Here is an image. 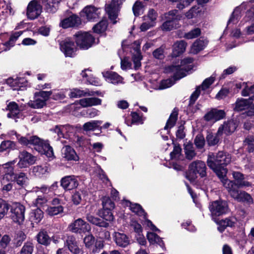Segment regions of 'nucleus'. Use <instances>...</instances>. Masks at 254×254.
Masks as SVG:
<instances>
[{
    "label": "nucleus",
    "mask_w": 254,
    "mask_h": 254,
    "mask_svg": "<svg viewBox=\"0 0 254 254\" xmlns=\"http://www.w3.org/2000/svg\"><path fill=\"white\" fill-rule=\"evenodd\" d=\"M231 161L230 154L223 151H219L217 153L208 154L207 164L217 176H222L227 174V170L225 167L229 164Z\"/></svg>",
    "instance_id": "obj_1"
},
{
    "label": "nucleus",
    "mask_w": 254,
    "mask_h": 254,
    "mask_svg": "<svg viewBox=\"0 0 254 254\" xmlns=\"http://www.w3.org/2000/svg\"><path fill=\"white\" fill-rule=\"evenodd\" d=\"M19 142L24 145H33L39 153L45 154L47 157L51 158L54 156L52 147L50 145L48 141L42 140L37 136H27L20 137Z\"/></svg>",
    "instance_id": "obj_2"
},
{
    "label": "nucleus",
    "mask_w": 254,
    "mask_h": 254,
    "mask_svg": "<svg viewBox=\"0 0 254 254\" xmlns=\"http://www.w3.org/2000/svg\"><path fill=\"white\" fill-rule=\"evenodd\" d=\"M206 167L205 163L201 160H196L191 162L189 165V172L186 176L187 178L191 183L197 187L200 185L199 178L197 174L201 177H204L206 175Z\"/></svg>",
    "instance_id": "obj_3"
},
{
    "label": "nucleus",
    "mask_w": 254,
    "mask_h": 254,
    "mask_svg": "<svg viewBox=\"0 0 254 254\" xmlns=\"http://www.w3.org/2000/svg\"><path fill=\"white\" fill-rule=\"evenodd\" d=\"M122 204L126 206L129 207V209L133 213L139 216H142L144 219V224L150 228L153 231L160 232V230L154 225L152 222L146 218V213L140 205L137 203H132L131 202L123 200Z\"/></svg>",
    "instance_id": "obj_4"
},
{
    "label": "nucleus",
    "mask_w": 254,
    "mask_h": 254,
    "mask_svg": "<svg viewBox=\"0 0 254 254\" xmlns=\"http://www.w3.org/2000/svg\"><path fill=\"white\" fill-rule=\"evenodd\" d=\"M193 59L186 58L180 62H176V80H179L187 75L188 72L192 69Z\"/></svg>",
    "instance_id": "obj_5"
},
{
    "label": "nucleus",
    "mask_w": 254,
    "mask_h": 254,
    "mask_svg": "<svg viewBox=\"0 0 254 254\" xmlns=\"http://www.w3.org/2000/svg\"><path fill=\"white\" fill-rule=\"evenodd\" d=\"M76 45L80 49L87 50L95 43V38L87 32H78L74 35Z\"/></svg>",
    "instance_id": "obj_6"
},
{
    "label": "nucleus",
    "mask_w": 254,
    "mask_h": 254,
    "mask_svg": "<svg viewBox=\"0 0 254 254\" xmlns=\"http://www.w3.org/2000/svg\"><path fill=\"white\" fill-rule=\"evenodd\" d=\"M17 162L14 159L3 164L0 168L2 175L1 183L3 185L7 182H12L16 177V174L14 172L13 165Z\"/></svg>",
    "instance_id": "obj_7"
},
{
    "label": "nucleus",
    "mask_w": 254,
    "mask_h": 254,
    "mask_svg": "<svg viewBox=\"0 0 254 254\" xmlns=\"http://www.w3.org/2000/svg\"><path fill=\"white\" fill-rule=\"evenodd\" d=\"M46 2L45 0H33L31 1L27 7V16L28 18L33 20L37 18L42 10V4Z\"/></svg>",
    "instance_id": "obj_8"
},
{
    "label": "nucleus",
    "mask_w": 254,
    "mask_h": 254,
    "mask_svg": "<svg viewBox=\"0 0 254 254\" xmlns=\"http://www.w3.org/2000/svg\"><path fill=\"white\" fill-rule=\"evenodd\" d=\"M10 211V217L12 221L19 225L22 224L25 218L24 206L20 203H15L13 205Z\"/></svg>",
    "instance_id": "obj_9"
},
{
    "label": "nucleus",
    "mask_w": 254,
    "mask_h": 254,
    "mask_svg": "<svg viewBox=\"0 0 254 254\" xmlns=\"http://www.w3.org/2000/svg\"><path fill=\"white\" fill-rule=\"evenodd\" d=\"M101 13V9L92 5L85 6L80 13L81 17L88 21H93L98 18Z\"/></svg>",
    "instance_id": "obj_10"
},
{
    "label": "nucleus",
    "mask_w": 254,
    "mask_h": 254,
    "mask_svg": "<svg viewBox=\"0 0 254 254\" xmlns=\"http://www.w3.org/2000/svg\"><path fill=\"white\" fill-rule=\"evenodd\" d=\"M69 230L73 233L85 234L91 230L89 224L81 218H78L71 223L69 227Z\"/></svg>",
    "instance_id": "obj_11"
},
{
    "label": "nucleus",
    "mask_w": 254,
    "mask_h": 254,
    "mask_svg": "<svg viewBox=\"0 0 254 254\" xmlns=\"http://www.w3.org/2000/svg\"><path fill=\"white\" fill-rule=\"evenodd\" d=\"M230 196L239 202L246 203L250 205L254 203V199L250 194L244 190H233L231 191Z\"/></svg>",
    "instance_id": "obj_12"
},
{
    "label": "nucleus",
    "mask_w": 254,
    "mask_h": 254,
    "mask_svg": "<svg viewBox=\"0 0 254 254\" xmlns=\"http://www.w3.org/2000/svg\"><path fill=\"white\" fill-rule=\"evenodd\" d=\"M209 208L212 215L220 216L227 212L228 206L225 201L220 200L212 202Z\"/></svg>",
    "instance_id": "obj_13"
},
{
    "label": "nucleus",
    "mask_w": 254,
    "mask_h": 254,
    "mask_svg": "<svg viewBox=\"0 0 254 254\" xmlns=\"http://www.w3.org/2000/svg\"><path fill=\"white\" fill-rule=\"evenodd\" d=\"M60 49L66 57H72L76 50V47L70 38H66L60 43Z\"/></svg>",
    "instance_id": "obj_14"
},
{
    "label": "nucleus",
    "mask_w": 254,
    "mask_h": 254,
    "mask_svg": "<svg viewBox=\"0 0 254 254\" xmlns=\"http://www.w3.org/2000/svg\"><path fill=\"white\" fill-rule=\"evenodd\" d=\"M19 161L17 164L20 168H24L34 163L35 158L27 151H21L18 155Z\"/></svg>",
    "instance_id": "obj_15"
},
{
    "label": "nucleus",
    "mask_w": 254,
    "mask_h": 254,
    "mask_svg": "<svg viewBox=\"0 0 254 254\" xmlns=\"http://www.w3.org/2000/svg\"><path fill=\"white\" fill-rule=\"evenodd\" d=\"M61 185L64 190H73L78 186V177L74 175L65 176L62 179Z\"/></svg>",
    "instance_id": "obj_16"
},
{
    "label": "nucleus",
    "mask_w": 254,
    "mask_h": 254,
    "mask_svg": "<svg viewBox=\"0 0 254 254\" xmlns=\"http://www.w3.org/2000/svg\"><path fill=\"white\" fill-rule=\"evenodd\" d=\"M226 113L223 110L212 109L204 116L205 121L216 122L224 119L225 117Z\"/></svg>",
    "instance_id": "obj_17"
},
{
    "label": "nucleus",
    "mask_w": 254,
    "mask_h": 254,
    "mask_svg": "<svg viewBox=\"0 0 254 254\" xmlns=\"http://www.w3.org/2000/svg\"><path fill=\"white\" fill-rule=\"evenodd\" d=\"M121 4L122 0H112L110 4L106 5V11L111 20H114L117 18V11Z\"/></svg>",
    "instance_id": "obj_18"
},
{
    "label": "nucleus",
    "mask_w": 254,
    "mask_h": 254,
    "mask_svg": "<svg viewBox=\"0 0 254 254\" xmlns=\"http://www.w3.org/2000/svg\"><path fill=\"white\" fill-rule=\"evenodd\" d=\"M62 156L63 159L68 161H77L79 159V157L75 151L69 145H66L63 147L62 149Z\"/></svg>",
    "instance_id": "obj_19"
},
{
    "label": "nucleus",
    "mask_w": 254,
    "mask_h": 254,
    "mask_svg": "<svg viewBox=\"0 0 254 254\" xmlns=\"http://www.w3.org/2000/svg\"><path fill=\"white\" fill-rule=\"evenodd\" d=\"M64 245L72 254H82V251L81 249L79 248L76 239L73 236H68L65 241Z\"/></svg>",
    "instance_id": "obj_20"
},
{
    "label": "nucleus",
    "mask_w": 254,
    "mask_h": 254,
    "mask_svg": "<svg viewBox=\"0 0 254 254\" xmlns=\"http://www.w3.org/2000/svg\"><path fill=\"white\" fill-rule=\"evenodd\" d=\"M140 42L139 41H135L133 43L134 53L132 56V61L134 64V68L138 69L141 66V60L142 56L140 51Z\"/></svg>",
    "instance_id": "obj_21"
},
{
    "label": "nucleus",
    "mask_w": 254,
    "mask_h": 254,
    "mask_svg": "<svg viewBox=\"0 0 254 254\" xmlns=\"http://www.w3.org/2000/svg\"><path fill=\"white\" fill-rule=\"evenodd\" d=\"M81 23L80 17L75 14H72L68 17L64 19L60 23V25L64 28L76 27Z\"/></svg>",
    "instance_id": "obj_22"
},
{
    "label": "nucleus",
    "mask_w": 254,
    "mask_h": 254,
    "mask_svg": "<svg viewBox=\"0 0 254 254\" xmlns=\"http://www.w3.org/2000/svg\"><path fill=\"white\" fill-rule=\"evenodd\" d=\"M23 31H19L13 33L10 36L8 41L0 44V53L3 51L9 50L11 47H13L15 41L22 34Z\"/></svg>",
    "instance_id": "obj_23"
},
{
    "label": "nucleus",
    "mask_w": 254,
    "mask_h": 254,
    "mask_svg": "<svg viewBox=\"0 0 254 254\" xmlns=\"http://www.w3.org/2000/svg\"><path fill=\"white\" fill-rule=\"evenodd\" d=\"M237 127V123L234 120H230L224 122L223 125L220 126L218 130V134H222L224 132L226 134L233 132Z\"/></svg>",
    "instance_id": "obj_24"
},
{
    "label": "nucleus",
    "mask_w": 254,
    "mask_h": 254,
    "mask_svg": "<svg viewBox=\"0 0 254 254\" xmlns=\"http://www.w3.org/2000/svg\"><path fill=\"white\" fill-rule=\"evenodd\" d=\"M208 43L206 39L199 38L196 40L191 46L190 52L194 55L197 54L206 47Z\"/></svg>",
    "instance_id": "obj_25"
},
{
    "label": "nucleus",
    "mask_w": 254,
    "mask_h": 254,
    "mask_svg": "<svg viewBox=\"0 0 254 254\" xmlns=\"http://www.w3.org/2000/svg\"><path fill=\"white\" fill-rule=\"evenodd\" d=\"M58 188V182H54L51 186H47L43 185L40 187H33L30 190L31 192L37 193L39 191L41 192L43 194H48L49 192H53L56 190Z\"/></svg>",
    "instance_id": "obj_26"
},
{
    "label": "nucleus",
    "mask_w": 254,
    "mask_h": 254,
    "mask_svg": "<svg viewBox=\"0 0 254 254\" xmlns=\"http://www.w3.org/2000/svg\"><path fill=\"white\" fill-rule=\"evenodd\" d=\"M114 239L116 244L119 247L125 248L130 243L129 238L125 234L119 232H115Z\"/></svg>",
    "instance_id": "obj_27"
},
{
    "label": "nucleus",
    "mask_w": 254,
    "mask_h": 254,
    "mask_svg": "<svg viewBox=\"0 0 254 254\" xmlns=\"http://www.w3.org/2000/svg\"><path fill=\"white\" fill-rule=\"evenodd\" d=\"M166 21L163 24L162 29L164 31L171 30L174 25L175 12L174 10L169 11L165 14Z\"/></svg>",
    "instance_id": "obj_28"
},
{
    "label": "nucleus",
    "mask_w": 254,
    "mask_h": 254,
    "mask_svg": "<svg viewBox=\"0 0 254 254\" xmlns=\"http://www.w3.org/2000/svg\"><path fill=\"white\" fill-rule=\"evenodd\" d=\"M232 175L236 181V186L238 188L243 187H249L251 186V184L245 180L244 175L239 172H233Z\"/></svg>",
    "instance_id": "obj_29"
},
{
    "label": "nucleus",
    "mask_w": 254,
    "mask_h": 254,
    "mask_svg": "<svg viewBox=\"0 0 254 254\" xmlns=\"http://www.w3.org/2000/svg\"><path fill=\"white\" fill-rule=\"evenodd\" d=\"M175 109L173 110L172 113L170 115V118L168 119L165 127L163 129L160 131V134H161L162 138L164 140L168 139L167 136H164V134L168 133L169 131V129L172 128L175 125Z\"/></svg>",
    "instance_id": "obj_30"
},
{
    "label": "nucleus",
    "mask_w": 254,
    "mask_h": 254,
    "mask_svg": "<svg viewBox=\"0 0 254 254\" xmlns=\"http://www.w3.org/2000/svg\"><path fill=\"white\" fill-rule=\"evenodd\" d=\"M178 32V31L177 32ZM201 34V29L198 28H194L187 33H177L178 37L185 38L187 39H192L199 37Z\"/></svg>",
    "instance_id": "obj_31"
},
{
    "label": "nucleus",
    "mask_w": 254,
    "mask_h": 254,
    "mask_svg": "<svg viewBox=\"0 0 254 254\" xmlns=\"http://www.w3.org/2000/svg\"><path fill=\"white\" fill-rule=\"evenodd\" d=\"M103 74L106 80L109 82L115 84L122 83L123 78L115 72L107 71Z\"/></svg>",
    "instance_id": "obj_32"
},
{
    "label": "nucleus",
    "mask_w": 254,
    "mask_h": 254,
    "mask_svg": "<svg viewBox=\"0 0 254 254\" xmlns=\"http://www.w3.org/2000/svg\"><path fill=\"white\" fill-rule=\"evenodd\" d=\"M78 103L82 107L85 108L100 105L101 103V100L95 97L85 98L80 99L78 101Z\"/></svg>",
    "instance_id": "obj_33"
},
{
    "label": "nucleus",
    "mask_w": 254,
    "mask_h": 254,
    "mask_svg": "<svg viewBox=\"0 0 254 254\" xmlns=\"http://www.w3.org/2000/svg\"><path fill=\"white\" fill-rule=\"evenodd\" d=\"M217 176L220 179L223 186L227 190L230 195L231 191L238 190V188L236 186L235 183L234 181L228 180L226 178V174L222 176Z\"/></svg>",
    "instance_id": "obj_34"
},
{
    "label": "nucleus",
    "mask_w": 254,
    "mask_h": 254,
    "mask_svg": "<svg viewBox=\"0 0 254 254\" xmlns=\"http://www.w3.org/2000/svg\"><path fill=\"white\" fill-rule=\"evenodd\" d=\"M49 166L47 164L34 166L32 168V172L35 176L41 177L43 175L49 172Z\"/></svg>",
    "instance_id": "obj_35"
},
{
    "label": "nucleus",
    "mask_w": 254,
    "mask_h": 254,
    "mask_svg": "<svg viewBox=\"0 0 254 254\" xmlns=\"http://www.w3.org/2000/svg\"><path fill=\"white\" fill-rule=\"evenodd\" d=\"M86 219L90 223L102 227H107L109 226V223L104 221L102 219L96 217L90 214H87L86 215Z\"/></svg>",
    "instance_id": "obj_36"
},
{
    "label": "nucleus",
    "mask_w": 254,
    "mask_h": 254,
    "mask_svg": "<svg viewBox=\"0 0 254 254\" xmlns=\"http://www.w3.org/2000/svg\"><path fill=\"white\" fill-rule=\"evenodd\" d=\"M73 127L69 125L56 126L51 130L56 133L59 137H64V132L71 131Z\"/></svg>",
    "instance_id": "obj_37"
},
{
    "label": "nucleus",
    "mask_w": 254,
    "mask_h": 254,
    "mask_svg": "<svg viewBox=\"0 0 254 254\" xmlns=\"http://www.w3.org/2000/svg\"><path fill=\"white\" fill-rule=\"evenodd\" d=\"M247 4H248L243 3L240 6L237 7L235 9L231 17L228 21L227 26L231 23L235 24L238 22L240 18V9L244 7L245 5H247Z\"/></svg>",
    "instance_id": "obj_38"
},
{
    "label": "nucleus",
    "mask_w": 254,
    "mask_h": 254,
    "mask_svg": "<svg viewBox=\"0 0 254 254\" xmlns=\"http://www.w3.org/2000/svg\"><path fill=\"white\" fill-rule=\"evenodd\" d=\"M61 0H47L45 8L47 12L55 13L59 7Z\"/></svg>",
    "instance_id": "obj_39"
},
{
    "label": "nucleus",
    "mask_w": 254,
    "mask_h": 254,
    "mask_svg": "<svg viewBox=\"0 0 254 254\" xmlns=\"http://www.w3.org/2000/svg\"><path fill=\"white\" fill-rule=\"evenodd\" d=\"M29 106L34 109H39L43 107L46 105L44 100H42L39 97H37L35 93L34 100H30L28 103Z\"/></svg>",
    "instance_id": "obj_40"
},
{
    "label": "nucleus",
    "mask_w": 254,
    "mask_h": 254,
    "mask_svg": "<svg viewBox=\"0 0 254 254\" xmlns=\"http://www.w3.org/2000/svg\"><path fill=\"white\" fill-rule=\"evenodd\" d=\"M38 242L42 245L48 246L50 244L51 239L48 236L47 232L44 231H40L37 236Z\"/></svg>",
    "instance_id": "obj_41"
},
{
    "label": "nucleus",
    "mask_w": 254,
    "mask_h": 254,
    "mask_svg": "<svg viewBox=\"0 0 254 254\" xmlns=\"http://www.w3.org/2000/svg\"><path fill=\"white\" fill-rule=\"evenodd\" d=\"M147 238L151 244H157L163 249L164 247V244L161 238L154 232L148 233Z\"/></svg>",
    "instance_id": "obj_42"
},
{
    "label": "nucleus",
    "mask_w": 254,
    "mask_h": 254,
    "mask_svg": "<svg viewBox=\"0 0 254 254\" xmlns=\"http://www.w3.org/2000/svg\"><path fill=\"white\" fill-rule=\"evenodd\" d=\"M43 217V211L39 208H37L30 214V219L32 223H39Z\"/></svg>",
    "instance_id": "obj_43"
},
{
    "label": "nucleus",
    "mask_w": 254,
    "mask_h": 254,
    "mask_svg": "<svg viewBox=\"0 0 254 254\" xmlns=\"http://www.w3.org/2000/svg\"><path fill=\"white\" fill-rule=\"evenodd\" d=\"M101 121H92L85 123L83 125V128L84 130H94L98 129L102 124Z\"/></svg>",
    "instance_id": "obj_44"
},
{
    "label": "nucleus",
    "mask_w": 254,
    "mask_h": 254,
    "mask_svg": "<svg viewBox=\"0 0 254 254\" xmlns=\"http://www.w3.org/2000/svg\"><path fill=\"white\" fill-rule=\"evenodd\" d=\"M9 112L7 114L8 118H14L19 114V110L17 104L15 102H10L7 105Z\"/></svg>",
    "instance_id": "obj_45"
},
{
    "label": "nucleus",
    "mask_w": 254,
    "mask_h": 254,
    "mask_svg": "<svg viewBox=\"0 0 254 254\" xmlns=\"http://www.w3.org/2000/svg\"><path fill=\"white\" fill-rule=\"evenodd\" d=\"M222 134H218V131L216 134L209 133L206 136V141L209 146H213L217 144L220 140V136Z\"/></svg>",
    "instance_id": "obj_46"
},
{
    "label": "nucleus",
    "mask_w": 254,
    "mask_h": 254,
    "mask_svg": "<svg viewBox=\"0 0 254 254\" xmlns=\"http://www.w3.org/2000/svg\"><path fill=\"white\" fill-rule=\"evenodd\" d=\"M15 148V143L11 140L2 141L0 144V152L14 149Z\"/></svg>",
    "instance_id": "obj_47"
},
{
    "label": "nucleus",
    "mask_w": 254,
    "mask_h": 254,
    "mask_svg": "<svg viewBox=\"0 0 254 254\" xmlns=\"http://www.w3.org/2000/svg\"><path fill=\"white\" fill-rule=\"evenodd\" d=\"M249 105V101L247 99L241 98L238 99L235 103V110L241 111L247 108Z\"/></svg>",
    "instance_id": "obj_48"
},
{
    "label": "nucleus",
    "mask_w": 254,
    "mask_h": 254,
    "mask_svg": "<svg viewBox=\"0 0 254 254\" xmlns=\"http://www.w3.org/2000/svg\"><path fill=\"white\" fill-rule=\"evenodd\" d=\"M108 26L107 21L106 20H102L98 23L95 25L93 28V31L96 33H101L105 31Z\"/></svg>",
    "instance_id": "obj_49"
},
{
    "label": "nucleus",
    "mask_w": 254,
    "mask_h": 254,
    "mask_svg": "<svg viewBox=\"0 0 254 254\" xmlns=\"http://www.w3.org/2000/svg\"><path fill=\"white\" fill-rule=\"evenodd\" d=\"M184 149L188 159L191 160L195 156L196 153L193 149L192 144L188 143L185 145Z\"/></svg>",
    "instance_id": "obj_50"
},
{
    "label": "nucleus",
    "mask_w": 254,
    "mask_h": 254,
    "mask_svg": "<svg viewBox=\"0 0 254 254\" xmlns=\"http://www.w3.org/2000/svg\"><path fill=\"white\" fill-rule=\"evenodd\" d=\"M63 207L61 205H59L48 207L46 209V212L50 216H54L63 212Z\"/></svg>",
    "instance_id": "obj_51"
},
{
    "label": "nucleus",
    "mask_w": 254,
    "mask_h": 254,
    "mask_svg": "<svg viewBox=\"0 0 254 254\" xmlns=\"http://www.w3.org/2000/svg\"><path fill=\"white\" fill-rule=\"evenodd\" d=\"M172 144L173 146V150L170 153V159L169 160H167L165 164V165L169 168H175V144L173 137L171 136Z\"/></svg>",
    "instance_id": "obj_52"
},
{
    "label": "nucleus",
    "mask_w": 254,
    "mask_h": 254,
    "mask_svg": "<svg viewBox=\"0 0 254 254\" xmlns=\"http://www.w3.org/2000/svg\"><path fill=\"white\" fill-rule=\"evenodd\" d=\"M92 95H93V93H89L87 91L81 90L77 88H74L70 90L69 96L70 98H79L83 96Z\"/></svg>",
    "instance_id": "obj_53"
},
{
    "label": "nucleus",
    "mask_w": 254,
    "mask_h": 254,
    "mask_svg": "<svg viewBox=\"0 0 254 254\" xmlns=\"http://www.w3.org/2000/svg\"><path fill=\"white\" fill-rule=\"evenodd\" d=\"M25 82V80L23 78H17L15 79H9L7 80V83L8 84H10L11 86L14 87V90H19L21 89V88L23 87L24 85L21 84H24Z\"/></svg>",
    "instance_id": "obj_54"
},
{
    "label": "nucleus",
    "mask_w": 254,
    "mask_h": 254,
    "mask_svg": "<svg viewBox=\"0 0 254 254\" xmlns=\"http://www.w3.org/2000/svg\"><path fill=\"white\" fill-rule=\"evenodd\" d=\"M216 73H214L210 77L206 78L200 85V88L202 90H205L208 89L210 86L213 83L216 77Z\"/></svg>",
    "instance_id": "obj_55"
},
{
    "label": "nucleus",
    "mask_w": 254,
    "mask_h": 254,
    "mask_svg": "<svg viewBox=\"0 0 254 254\" xmlns=\"http://www.w3.org/2000/svg\"><path fill=\"white\" fill-rule=\"evenodd\" d=\"M132 121L130 124L129 122L125 119V123L127 126H130L132 124H142L143 120L142 118L136 112H132L131 114Z\"/></svg>",
    "instance_id": "obj_56"
},
{
    "label": "nucleus",
    "mask_w": 254,
    "mask_h": 254,
    "mask_svg": "<svg viewBox=\"0 0 254 254\" xmlns=\"http://www.w3.org/2000/svg\"><path fill=\"white\" fill-rule=\"evenodd\" d=\"M27 179L28 178L25 173H20L18 174H16L14 181H15L18 185L23 187L24 185H26Z\"/></svg>",
    "instance_id": "obj_57"
},
{
    "label": "nucleus",
    "mask_w": 254,
    "mask_h": 254,
    "mask_svg": "<svg viewBox=\"0 0 254 254\" xmlns=\"http://www.w3.org/2000/svg\"><path fill=\"white\" fill-rule=\"evenodd\" d=\"M200 94V86H197L195 90L191 94L190 98L189 104V110H190L192 105H193L198 98Z\"/></svg>",
    "instance_id": "obj_58"
},
{
    "label": "nucleus",
    "mask_w": 254,
    "mask_h": 254,
    "mask_svg": "<svg viewBox=\"0 0 254 254\" xmlns=\"http://www.w3.org/2000/svg\"><path fill=\"white\" fill-rule=\"evenodd\" d=\"M47 202V198L43 195H38L33 201V205L38 208L44 207Z\"/></svg>",
    "instance_id": "obj_59"
},
{
    "label": "nucleus",
    "mask_w": 254,
    "mask_h": 254,
    "mask_svg": "<svg viewBox=\"0 0 254 254\" xmlns=\"http://www.w3.org/2000/svg\"><path fill=\"white\" fill-rule=\"evenodd\" d=\"M244 145L247 147V149L249 152L254 151V138L253 136H248L244 141Z\"/></svg>",
    "instance_id": "obj_60"
},
{
    "label": "nucleus",
    "mask_w": 254,
    "mask_h": 254,
    "mask_svg": "<svg viewBox=\"0 0 254 254\" xmlns=\"http://www.w3.org/2000/svg\"><path fill=\"white\" fill-rule=\"evenodd\" d=\"M174 80V76H173L172 78L162 80L160 83L158 89L159 90H162L170 87L173 85Z\"/></svg>",
    "instance_id": "obj_61"
},
{
    "label": "nucleus",
    "mask_w": 254,
    "mask_h": 254,
    "mask_svg": "<svg viewBox=\"0 0 254 254\" xmlns=\"http://www.w3.org/2000/svg\"><path fill=\"white\" fill-rule=\"evenodd\" d=\"M112 210L103 209L99 211V215L106 221H112L114 219Z\"/></svg>",
    "instance_id": "obj_62"
},
{
    "label": "nucleus",
    "mask_w": 254,
    "mask_h": 254,
    "mask_svg": "<svg viewBox=\"0 0 254 254\" xmlns=\"http://www.w3.org/2000/svg\"><path fill=\"white\" fill-rule=\"evenodd\" d=\"M187 43L185 40H180L176 42V52L178 54H182L186 51Z\"/></svg>",
    "instance_id": "obj_63"
},
{
    "label": "nucleus",
    "mask_w": 254,
    "mask_h": 254,
    "mask_svg": "<svg viewBox=\"0 0 254 254\" xmlns=\"http://www.w3.org/2000/svg\"><path fill=\"white\" fill-rule=\"evenodd\" d=\"M34 246L31 242L25 243L20 251V254H32L33 252Z\"/></svg>",
    "instance_id": "obj_64"
}]
</instances>
